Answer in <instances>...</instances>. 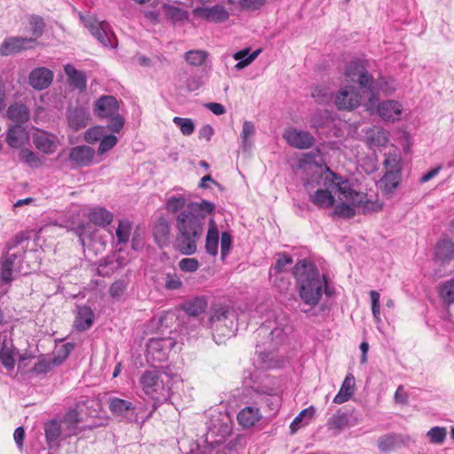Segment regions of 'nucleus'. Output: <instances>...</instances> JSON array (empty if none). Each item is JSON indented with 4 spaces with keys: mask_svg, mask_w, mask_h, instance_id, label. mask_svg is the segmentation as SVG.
Returning a JSON list of instances; mask_svg holds the SVG:
<instances>
[{
    "mask_svg": "<svg viewBox=\"0 0 454 454\" xmlns=\"http://www.w3.org/2000/svg\"><path fill=\"white\" fill-rule=\"evenodd\" d=\"M320 173L314 174L311 182L304 183L309 192V200L319 208L332 207L335 203L333 192L338 193L340 200L350 203H360L364 198L362 193L355 191L347 178L333 172L325 164L319 167Z\"/></svg>",
    "mask_w": 454,
    "mask_h": 454,
    "instance_id": "obj_1",
    "label": "nucleus"
},
{
    "mask_svg": "<svg viewBox=\"0 0 454 454\" xmlns=\"http://www.w3.org/2000/svg\"><path fill=\"white\" fill-rule=\"evenodd\" d=\"M294 273L299 286V295L305 305L315 308L318 305L323 293L331 297L333 289L329 286L326 276L321 275L317 268L306 260L299 261Z\"/></svg>",
    "mask_w": 454,
    "mask_h": 454,
    "instance_id": "obj_2",
    "label": "nucleus"
},
{
    "mask_svg": "<svg viewBox=\"0 0 454 454\" xmlns=\"http://www.w3.org/2000/svg\"><path fill=\"white\" fill-rule=\"evenodd\" d=\"M205 224L206 215H199L192 207H185L176 215V243L183 254L191 255L197 251V242L203 235Z\"/></svg>",
    "mask_w": 454,
    "mask_h": 454,
    "instance_id": "obj_3",
    "label": "nucleus"
},
{
    "mask_svg": "<svg viewBox=\"0 0 454 454\" xmlns=\"http://www.w3.org/2000/svg\"><path fill=\"white\" fill-rule=\"evenodd\" d=\"M139 384L144 394L153 401L152 409L143 419H148L158 407L169 400L171 396L172 378L163 369L145 370L139 378Z\"/></svg>",
    "mask_w": 454,
    "mask_h": 454,
    "instance_id": "obj_4",
    "label": "nucleus"
},
{
    "mask_svg": "<svg viewBox=\"0 0 454 454\" xmlns=\"http://www.w3.org/2000/svg\"><path fill=\"white\" fill-rule=\"evenodd\" d=\"M26 240L23 234H17L7 243V250L1 259V277L4 282H10L14 272L27 273V270L24 267Z\"/></svg>",
    "mask_w": 454,
    "mask_h": 454,
    "instance_id": "obj_5",
    "label": "nucleus"
},
{
    "mask_svg": "<svg viewBox=\"0 0 454 454\" xmlns=\"http://www.w3.org/2000/svg\"><path fill=\"white\" fill-rule=\"evenodd\" d=\"M84 27L104 46L114 49L117 46V39L110 25L106 21H98L92 16L79 14Z\"/></svg>",
    "mask_w": 454,
    "mask_h": 454,
    "instance_id": "obj_6",
    "label": "nucleus"
},
{
    "mask_svg": "<svg viewBox=\"0 0 454 454\" xmlns=\"http://www.w3.org/2000/svg\"><path fill=\"white\" fill-rule=\"evenodd\" d=\"M345 75L351 82H357L362 90L370 92V101L372 102L375 98V87L372 75L369 74L366 68L358 61H351L345 71Z\"/></svg>",
    "mask_w": 454,
    "mask_h": 454,
    "instance_id": "obj_7",
    "label": "nucleus"
},
{
    "mask_svg": "<svg viewBox=\"0 0 454 454\" xmlns=\"http://www.w3.org/2000/svg\"><path fill=\"white\" fill-rule=\"evenodd\" d=\"M109 410L120 420L132 423L137 421L138 411L137 406L129 400L119 397H110Z\"/></svg>",
    "mask_w": 454,
    "mask_h": 454,
    "instance_id": "obj_8",
    "label": "nucleus"
},
{
    "mask_svg": "<svg viewBox=\"0 0 454 454\" xmlns=\"http://www.w3.org/2000/svg\"><path fill=\"white\" fill-rule=\"evenodd\" d=\"M362 97L353 85L341 88L333 97L334 106L342 111H352L361 104Z\"/></svg>",
    "mask_w": 454,
    "mask_h": 454,
    "instance_id": "obj_9",
    "label": "nucleus"
},
{
    "mask_svg": "<svg viewBox=\"0 0 454 454\" xmlns=\"http://www.w3.org/2000/svg\"><path fill=\"white\" fill-rule=\"evenodd\" d=\"M207 434L219 436L224 439L231 432L229 418L218 410H210L208 411V419L206 422Z\"/></svg>",
    "mask_w": 454,
    "mask_h": 454,
    "instance_id": "obj_10",
    "label": "nucleus"
},
{
    "mask_svg": "<svg viewBox=\"0 0 454 454\" xmlns=\"http://www.w3.org/2000/svg\"><path fill=\"white\" fill-rule=\"evenodd\" d=\"M283 137L290 146L300 150L309 149L315 143V137L309 131L292 127L285 130Z\"/></svg>",
    "mask_w": 454,
    "mask_h": 454,
    "instance_id": "obj_11",
    "label": "nucleus"
},
{
    "mask_svg": "<svg viewBox=\"0 0 454 454\" xmlns=\"http://www.w3.org/2000/svg\"><path fill=\"white\" fill-rule=\"evenodd\" d=\"M95 156V151L88 145H77L69 151L67 160L71 168H84L90 166Z\"/></svg>",
    "mask_w": 454,
    "mask_h": 454,
    "instance_id": "obj_12",
    "label": "nucleus"
},
{
    "mask_svg": "<svg viewBox=\"0 0 454 454\" xmlns=\"http://www.w3.org/2000/svg\"><path fill=\"white\" fill-rule=\"evenodd\" d=\"M82 422V417L78 410L76 408L69 409L61 420L64 438L77 435L86 429H91L90 427H81Z\"/></svg>",
    "mask_w": 454,
    "mask_h": 454,
    "instance_id": "obj_13",
    "label": "nucleus"
},
{
    "mask_svg": "<svg viewBox=\"0 0 454 454\" xmlns=\"http://www.w3.org/2000/svg\"><path fill=\"white\" fill-rule=\"evenodd\" d=\"M174 345L175 342L170 338H153L148 341L147 354L153 360L163 361L167 359Z\"/></svg>",
    "mask_w": 454,
    "mask_h": 454,
    "instance_id": "obj_14",
    "label": "nucleus"
},
{
    "mask_svg": "<svg viewBox=\"0 0 454 454\" xmlns=\"http://www.w3.org/2000/svg\"><path fill=\"white\" fill-rule=\"evenodd\" d=\"M412 440L410 435L402 434H387L378 440V448L382 452H389L402 446L409 445Z\"/></svg>",
    "mask_w": 454,
    "mask_h": 454,
    "instance_id": "obj_15",
    "label": "nucleus"
},
{
    "mask_svg": "<svg viewBox=\"0 0 454 454\" xmlns=\"http://www.w3.org/2000/svg\"><path fill=\"white\" fill-rule=\"evenodd\" d=\"M233 317L234 315L227 306L216 305L212 308L209 317L210 326L217 329L220 325H223L231 332L233 326Z\"/></svg>",
    "mask_w": 454,
    "mask_h": 454,
    "instance_id": "obj_16",
    "label": "nucleus"
},
{
    "mask_svg": "<svg viewBox=\"0 0 454 454\" xmlns=\"http://www.w3.org/2000/svg\"><path fill=\"white\" fill-rule=\"evenodd\" d=\"M291 332V326L287 324H278L276 327L270 331L269 326L262 325L257 330V335H267L269 334L271 341V348L274 349L278 345L282 344L289 333Z\"/></svg>",
    "mask_w": 454,
    "mask_h": 454,
    "instance_id": "obj_17",
    "label": "nucleus"
},
{
    "mask_svg": "<svg viewBox=\"0 0 454 454\" xmlns=\"http://www.w3.org/2000/svg\"><path fill=\"white\" fill-rule=\"evenodd\" d=\"M33 143L39 151L45 154H52L58 148L59 140L58 137L51 133L40 131L34 135Z\"/></svg>",
    "mask_w": 454,
    "mask_h": 454,
    "instance_id": "obj_18",
    "label": "nucleus"
},
{
    "mask_svg": "<svg viewBox=\"0 0 454 454\" xmlns=\"http://www.w3.org/2000/svg\"><path fill=\"white\" fill-rule=\"evenodd\" d=\"M35 39L27 37H9L6 38L0 46V56H9L18 53L22 50L28 48L27 44L33 43Z\"/></svg>",
    "mask_w": 454,
    "mask_h": 454,
    "instance_id": "obj_19",
    "label": "nucleus"
},
{
    "mask_svg": "<svg viewBox=\"0 0 454 454\" xmlns=\"http://www.w3.org/2000/svg\"><path fill=\"white\" fill-rule=\"evenodd\" d=\"M193 14L208 21L222 22L229 19L226 9L218 4L213 7H197L193 10Z\"/></svg>",
    "mask_w": 454,
    "mask_h": 454,
    "instance_id": "obj_20",
    "label": "nucleus"
},
{
    "mask_svg": "<svg viewBox=\"0 0 454 454\" xmlns=\"http://www.w3.org/2000/svg\"><path fill=\"white\" fill-rule=\"evenodd\" d=\"M53 73L46 67H37L29 74V84L35 90H41L50 86Z\"/></svg>",
    "mask_w": 454,
    "mask_h": 454,
    "instance_id": "obj_21",
    "label": "nucleus"
},
{
    "mask_svg": "<svg viewBox=\"0 0 454 454\" xmlns=\"http://www.w3.org/2000/svg\"><path fill=\"white\" fill-rule=\"evenodd\" d=\"M119 111V103L114 96H102L95 104V113L102 118L114 115Z\"/></svg>",
    "mask_w": 454,
    "mask_h": 454,
    "instance_id": "obj_22",
    "label": "nucleus"
},
{
    "mask_svg": "<svg viewBox=\"0 0 454 454\" xmlns=\"http://www.w3.org/2000/svg\"><path fill=\"white\" fill-rule=\"evenodd\" d=\"M403 106L395 100H386L380 104L378 113L384 121H395L400 120Z\"/></svg>",
    "mask_w": 454,
    "mask_h": 454,
    "instance_id": "obj_23",
    "label": "nucleus"
},
{
    "mask_svg": "<svg viewBox=\"0 0 454 454\" xmlns=\"http://www.w3.org/2000/svg\"><path fill=\"white\" fill-rule=\"evenodd\" d=\"M90 112L82 107H75L67 112L68 125L74 130H79L89 124Z\"/></svg>",
    "mask_w": 454,
    "mask_h": 454,
    "instance_id": "obj_24",
    "label": "nucleus"
},
{
    "mask_svg": "<svg viewBox=\"0 0 454 454\" xmlns=\"http://www.w3.org/2000/svg\"><path fill=\"white\" fill-rule=\"evenodd\" d=\"M262 418L257 405H248L243 408L238 414V421L243 427H254Z\"/></svg>",
    "mask_w": 454,
    "mask_h": 454,
    "instance_id": "obj_25",
    "label": "nucleus"
},
{
    "mask_svg": "<svg viewBox=\"0 0 454 454\" xmlns=\"http://www.w3.org/2000/svg\"><path fill=\"white\" fill-rule=\"evenodd\" d=\"M94 320L93 310L88 306H81L77 309L74 327L77 331L84 332L92 326Z\"/></svg>",
    "mask_w": 454,
    "mask_h": 454,
    "instance_id": "obj_26",
    "label": "nucleus"
},
{
    "mask_svg": "<svg viewBox=\"0 0 454 454\" xmlns=\"http://www.w3.org/2000/svg\"><path fill=\"white\" fill-rule=\"evenodd\" d=\"M8 119L17 125L27 122L30 118V111L27 106L20 102H15L9 106L6 111Z\"/></svg>",
    "mask_w": 454,
    "mask_h": 454,
    "instance_id": "obj_27",
    "label": "nucleus"
},
{
    "mask_svg": "<svg viewBox=\"0 0 454 454\" xmlns=\"http://www.w3.org/2000/svg\"><path fill=\"white\" fill-rule=\"evenodd\" d=\"M219 231L213 218L208 221V230L206 236L205 248L208 254L215 256L218 254Z\"/></svg>",
    "mask_w": 454,
    "mask_h": 454,
    "instance_id": "obj_28",
    "label": "nucleus"
},
{
    "mask_svg": "<svg viewBox=\"0 0 454 454\" xmlns=\"http://www.w3.org/2000/svg\"><path fill=\"white\" fill-rule=\"evenodd\" d=\"M434 254L442 263H449L454 260V242L450 239H442L435 247Z\"/></svg>",
    "mask_w": 454,
    "mask_h": 454,
    "instance_id": "obj_29",
    "label": "nucleus"
},
{
    "mask_svg": "<svg viewBox=\"0 0 454 454\" xmlns=\"http://www.w3.org/2000/svg\"><path fill=\"white\" fill-rule=\"evenodd\" d=\"M355 377L352 373H348L341 384L338 394L333 398V403L341 404L348 402L354 394Z\"/></svg>",
    "mask_w": 454,
    "mask_h": 454,
    "instance_id": "obj_30",
    "label": "nucleus"
},
{
    "mask_svg": "<svg viewBox=\"0 0 454 454\" xmlns=\"http://www.w3.org/2000/svg\"><path fill=\"white\" fill-rule=\"evenodd\" d=\"M88 218L95 225L106 227L113 222L114 215L105 207H97L89 212Z\"/></svg>",
    "mask_w": 454,
    "mask_h": 454,
    "instance_id": "obj_31",
    "label": "nucleus"
},
{
    "mask_svg": "<svg viewBox=\"0 0 454 454\" xmlns=\"http://www.w3.org/2000/svg\"><path fill=\"white\" fill-rule=\"evenodd\" d=\"M65 73L67 76V81L70 86L83 90L86 88L87 79L86 75L82 71L77 70L71 64H67L64 67Z\"/></svg>",
    "mask_w": 454,
    "mask_h": 454,
    "instance_id": "obj_32",
    "label": "nucleus"
},
{
    "mask_svg": "<svg viewBox=\"0 0 454 454\" xmlns=\"http://www.w3.org/2000/svg\"><path fill=\"white\" fill-rule=\"evenodd\" d=\"M207 307V301L203 296H197L184 301L182 305L183 310L189 316L197 317L203 313Z\"/></svg>",
    "mask_w": 454,
    "mask_h": 454,
    "instance_id": "obj_33",
    "label": "nucleus"
},
{
    "mask_svg": "<svg viewBox=\"0 0 454 454\" xmlns=\"http://www.w3.org/2000/svg\"><path fill=\"white\" fill-rule=\"evenodd\" d=\"M170 234V224L163 217L158 219L153 228V236L160 246H164L168 242Z\"/></svg>",
    "mask_w": 454,
    "mask_h": 454,
    "instance_id": "obj_34",
    "label": "nucleus"
},
{
    "mask_svg": "<svg viewBox=\"0 0 454 454\" xmlns=\"http://www.w3.org/2000/svg\"><path fill=\"white\" fill-rule=\"evenodd\" d=\"M46 441L50 445L57 444L58 440L63 434V427L58 420H51L44 425Z\"/></svg>",
    "mask_w": 454,
    "mask_h": 454,
    "instance_id": "obj_35",
    "label": "nucleus"
},
{
    "mask_svg": "<svg viewBox=\"0 0 454 454\" xmlns=\"http://www.w3.org/2000/svg\"><path fill=\"white\" fill-rule=\"evenodd\" d=\"M15 350L16 348L12 344L9 347L6 341H4L2 348H0V362L8 371H12L15 366Z\"/></svg>",
    "mask_w": 454,
    "mask_h": 454,
    "instance_id": "obj_36",
    "label": "nucleus"
},
{
    "mask_svg": "<svg viewBox=\"0 0 454 454\" xmlns=\"http://www.w3.org/2000/svg\"><path fill=\"white\" fill-rule=\"evenodd\" d=\"M6 142L12 148H20L24 143V129L20 125L9 128L6 134Z\"/></svg>",
    "mask_w": 454,
    "mask_h": 454,
    "instance_id": "obj_37",
    "label": "nucleus"
},
{
    "mask_svg": "<svg viewBox=\"0 0 454 454\" xmlns=\"http://www.w3.org/2000/svg\"><path fill=\"white\" fill-rule=\"evenodd\" d=\"M132 224L127 219H121L115 231L117 245L127 244L129 241Z\"/></svg>",
    "mask_w": 454,
    "mask_h": 454,
    "instance_id": "obj_38",
    "label": "nucleus"
},
{
    "mask_svg": "<svg viewBox=\"0 0 454 454\" xmlns=\"http://www.w3.org/2000/svg\"><path fill=\"white\" fill-rule=\"evenodd\" d=\"M247 391L250 394L251 392L255 393V400L254 404L258 405L262 403H267L270 406V410H276L278 403H279V397L272 395L266 392H261L257 389H254L253 387L247 388Z\"/></svg>",
    "mask_w": 454,
    "mask_h": 454,
    "instance_id": "obj_39",
    "label": "nucleus"
},
{
    "mask_svg": "<svg viewBox=\"0 0 454 454\" xmlns=\"http://www.w3.org/2000/svg\"><path fill=\"white\" fill-rule=\"evenodd\" d=\"M255 134V127L252 121H245L242 125L241 131V147L244 150H248L252 146L251 138Z\"/></svg>",
    "mask_w": 454,
    "mask_h": 454,
    "instance_id": "obj_40",
    "label": "nucleus"
},
{
    "mask_svg": "<svg viewBox=\"0 0 454 454\" xmlns=\"http://www.w3.org/2000/svg\"><path fill=\"white\" fill-rule=\"evenodd\" d=\"M311 96L319 104H327L333 97L329 88L325 85L316 86L311 91Z\"/></svg>",
    "mask_w": 454,
    "mask_h": 454,
    "instance_id": "obj_41",
    "label": "nucleus"
},
{
    "mask_svg": "<svg viewBox=\"0 0 454 454\" xmlns=\"http://www.w3.org/2000/svg\"><path fill=\"white\" fill-rule=\"evenodd\" d=\"M20 159L28 167L33 168H39L43 164L40 157L29 149H22L20 152Z\"/></svg>",
    "mask_w": 454,
    "mask_h": 454,
    "instance_id": "obj_42",
    "label": "nucleus"
},
{
    "mask_svg": "<svg viewBox=\"0 0 454 454\" xmlns=\"http://www.w3.org/2000/svg\"><path fill=\"white\" fill-rule=\"evenodd\" d=\"M185 203L186 200L182 195L172 196L167 200L166 208L168 212L178 215L179 212L185 209Z\"/></svg>",
    "mask_w": 454,
    "mask_h": 454,
    "instance_id": "obj_43",
    "label": "nucleus"
},
{
    "mask_svg": "<svg viewBox=\"0 0 454 454\" xmlns=\"http://www.w3.org/2000/svg\"><path fill=\"white\" fill-rule=\"evenodd\" d=\"M429 442L432 444H442L447 436V429L443 427H434L427 433Z\"/></svg>",
    "mask_w": 454,
    "mask_h": 454,
    "instance_id": "obj_44",
    "label": "nucleus"
},
{
    "mask_svg": "<svg viewBox=\"0 0 454 454\" xmlns=\"http://www.w3.org/2000/svg\"><path fill=\"white\" fill-rule=\"evenodd\" d=\"M440 296L444 302L454 303V278L442 284L440 287Z\"/></svg>",
    "mask_w": 454,
    "mask_h": 454,
    "instance_id": "obj_45",
    "label": "nucleus"
},
{
    "mask_svg": "<svg viewBox=\"0 0 454 454\" xmlns=\"http://www.w3.org/2000/svg\"><path fill=\"white\" fill-rule=\"evenodd\" d=\"M354 207L355 206L345 200V202H340V204L336 205L332 214L333 215L351 218L356 214Z\"/></svg>",
    "mask_w": 454,
    "mask_h": 454,
    "instance_id": "obj_46",
    "label": "nucleus"
},
{
    "mask_svg": "<svg viewBox=\"0 0 454 454\" xmlns=\"http://www.w3.org/2000/svg\"><path fill=\"white\" fill-rule=\"evenodd\" d=\"M173 122L180 129L181 132L184 136H190L193 133L195 125L192 119L174 117Z\"/></svg>",
    "mask_w": 454,
    "mask_h": 454,
    "instance_id": "obj_47",
    "label": "nucleus"
},
{
    "mask_svg": "<svg viewBox=\"0 0 454 454\" xmlns=\"http://www.w3.org/2000/svg\"><path fill=\"white\" fill-rule=\"evenodd\" d=\"M293 263V259L291 256L286 255V254H279L278 259L276 263L270 267V276L277 275L285 271L286 267Z\"/></svg>",
    "mask_w": 454,
    "mask_h": 454,
    "instance_id": "obj_48",
    "label": "nucleus"
},
{
    "mask_svg": "<svg viewBox=\"0 0 454 454\" xmlns=\"http://www.w3.org/2000/svg\"><path fill=\"white\" fill-rule=\"evenodd\" d=\"M186 207H192V209L196 210L199 215H206L207 214H212L215 211V205L212 202L207 200H202L200 203L191 202L186 205Z\"/></svg>",
    "mask_w": 454,
    "mask_h": 454,
    "instance_id": "obj_49",
    "label": "nucleus"
},
{
    "mask_svg": "<svg viewBox=\"0 0 454 454\" xmlns=\"http://www.w3.org/2000/svg\"><path fill=\"white\" fill-rule=\"evenodd\" d=\"M29 24L31 26L32 34L35 36L34 39L36 40V38L41 37L43 34L45 27V24L43 18H41L40 16L33 15L29 19Z\"/></svg>",
    "mask_w": 454,
    "mask_h": 454,
    "instance_id": "obj_50",
    "label": "nucleus"
},
{
    "mask_svg": "<svg viewBox=\"0 0 454 454\" xmlns=\"http://www.w3.org/2000/svg\"><path fill=\"white\" fill-rule=\"evenodd\" d=\"M74 234L79 238L80 242L84 246L86 239H91L93 235L92 227L90 223H82L73 229Z\"/></svg>",
    "mask_w": 454,
    "mask_h": 454,
    "instance_id": "obj_51",
    "label": "nucleus"
},
{
    "mask_svg": "<svg viewBox=\"0 0 454 454\" xmlns=\"http://www.w3.org/2000/svg\"><path fill=\"white\" fill-rule=\"evenodd\" d=\"M329 117V113L327 111H316L310 118L311 127L315 129L324 127L328 122Z\"/></svg>",
    "mask_w": 454,
    "mask_h": 454,
    "instance_id": "obj_52",
    "label": "nucleus"
},
{
    "mask_svg": "<svg viewBox=\"0 0 454 454\" xmlns=\"http://www.w3.org/2000/svg\"><path fill=\"white\" fill-rule=\"evenodd\" d=\"M207 54L203 51H190L185 54L186 61L192 66H200L202 65Z\"/></svg>",
    "mask_w": 454,
    "mask_h": 454,
    "instance_id": "obj_53",
    "label": "nucleus"
},
{
    "mask_svg": "<svg viewBox=\"0 0 454 454\" xmlns=\"http://www.w3.org/2000/svg\"><path fill=\"white\" fill-rule=\"evenodd\" d=\"M106 135L105 129L102 127L90 128L84 135L85 141L89 144H94L95 142L100 141L101 138Z\"/></svg>",
    "mask_w": 454,
    "mask_h": 454,
    "instance_id": "obj_54",
    "label": "nucleus"
},
{
    "mask_svg": "<svg viewBox=\"0 0 454 454\" xmlns=\"http://www.w3.org/2000/svg\"><path fill=\"white\" fill-rule=\"evenodd\" d=\"M348 414L339 411L336 414H334L332 418L329 419L328 424L333 428L341 429L348 425Z\"/></svg>",
    "mask_w": 454,
    "mask_h": 454,
    "instance_id": "obj_55",
    "label": "nucleus"
},
{
    "mask_svg": "<svg viewBox=\"0 0 454 454\" xmlns=\"http://www.w3.org/2000/svg\"><path fill=\"white\" fill-rule=\"evenodd\" d=\"M165 288L169 291L178 290L182 287L183 282L176 273H167L165 276Z\"/></svg>",
    "mask_w": 454,
    "mask_h": 454,
    "instance_id": "obj_56",
    "label": "nucleus"
},
{
    "mask_svg": "<svg viewBox=\"0 0 454 454\" xmlns=\"http://www.w3.org/2000/svg\"><path fill=\"white\" fill-rule=\"evenodd\" d=\"M51 369V362L45 356H41L34 365L32 372L36 375H43L49 372Z\"/></svg>",
    "mask_w": 454,
    "mask_h": 454,
    "instance_id": "obj_57",
    "label": "nucleus"
},
{
    "mask_svg": "<svg viewBox=\"0 0 454 454\" xmlns=\"http://www.w3.org/2000/svg\"><path fill=\"white\" fill-rule=\"evenodd\" d=\"M364 195V198L360 203L355 204L351 203L353 206L361 207L363 213H368L372 211H379L381 208V206L377 201H372L367 200L366 194L361 192Z\"/></svg>",
    "mask_w": 454,
    "mask_h": 454,
    "instance_id": "obj_58",
    "label": "nucleus"
},
{
    "mask_svg": "<svg viewBox=\"0 0 454 454\" xmlns=\"http://www.w3.org/2000/svg\"><path fill=\"white\" fill-rule=\"evenodd\" d=\"M117 137L114 135H105L99 143L98 153L103 154L111 150L117 144Z\"/></svg>",
    "mask_w": 454,
    "mask_h": 454,
    "instance_id": "obj_59",
    "label": "nucleus"
},
{
    "mask_svg": "<svg viewBox=\"0 0 454 454\" xmlns=\"http://www.w3.org/2000/svg\"><path fill=\"white\" fill-rule=\"evenodd\" d=\"M109 122L107 124V129L112 132L118 133L121 130L124 126L125 121L122 116H121L118 113L114 115L108 117Z\"/></svg>",
    "mask_w": 454,
    "mask_h": 454,
    "instance_id": "obj_60",
    "label": "nucleus"
},
{
    "mask_svg": "<svg viewBox=\"0 0 454 454\" xmlns=\"http://www.w3.org/2000/svg\"><path fill=\"white\" fill-rule=\"evenodd\" d=\"M370 297L372 301V312L376 321H380V294L377 291H371Z\"/></svg>",
    "mask_w": 454,
    "mask_h": 454,
    "instance_id": "obj_61",
    "label": "nucleus"
},
{
    "mask_svg": "<svg viewBox=\"0 0 454 454\" xmlns=\"http://www.w3.org/2000/svg\"><path fill=\"white\" fill-rule=\"evenodd\" d=\"M179 268L184 272H195L199 269V262L195 258H184L179 262Z\"/></svg>",
    "mask_w": 454,
    "mask_h": 454,
    "instance_id": "obj_62",
    "label": "nucleus"
},
{
    "mask_svg": "<svg viewBox=\"0 0 454 454\" xmlns=\"http://www.w3.org/2000/svg\"><path fill=\"white\" fill-rule=\"evenodd\" d=\"M167 14L174 21H182L188 18L186 11L176 6H168Z\"/></svg>",
    "mask_w": 454,
    "mask_h": 454,
    "instance_id": "obj_63",
    "label": "nucleus"
},
{
    "mask_svg": "<svg viewBox=\"0 0 454 454\" xmlns=\"http://www.w3.org/2000/svg\"><path fill=\"white\" fill-rule=\"evenodd\" d=\"M232 238L229 232L223 231L221 235V254L222 258L224 259L231 249Z\"/></svg>",
    "mask_w": 454,
    "mask_h": 454,
    "instance_id": "obj_64",
    "label": "nucleus"
}]
</instances>
